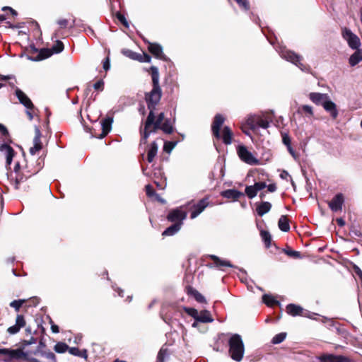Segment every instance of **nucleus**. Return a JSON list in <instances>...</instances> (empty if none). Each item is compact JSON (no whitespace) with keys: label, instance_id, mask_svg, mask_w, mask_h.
I'll use <instances>...</instances> for the list:
<instances>
[{"label":"nucleus","instance_id":"obj_1","mask_svg":"<svg viewBox=\"0 0 362 362\" xmlns=\"http://www.w3.org/2000/svg\"><path fill=\"white\" fill-rule=\"evenodd\" d=\"M153 88L146 94L145 99L147 103L149 110H155L156 105L160 100L162 96V90L159 85V72L156 66H151L150 68Z\"/></svg>","mask_w":362,"mask_h":362},{"label":"nucleus","instance_id":"obj_2","mask_svg":"<svg viewBox=\"0 0 362 362\" xmlns=\"http://www.w3.org/2000/svg\"><path fill=\"white\" fill-rule=\"evenodd\" d=\"M154 110H149V114L145 122L144 130L141 131V144H146L150 134L151 133H155L158 129H159L160 124L164 122V113L160 112L158 115L156 119H155L156 117Z\"/></svg>","mask_w":362,"mask_h":362},{"label":"nucleus","instance_id":"obj_3","mask_svg":"<svg viewBox=\"0 0 362 362\" xmlns=\"http://www.w3.org/2000/svg\"><path fill=\"white\" fill-rule=\"evenodd\" d=\"M223 336H228V344L229 346V355L231 358L235 361L240 362L244 356L245 347L242 337L238 334H222Z\"/></svg>","mask_w":362,"mask_h":362},{"label":"nucleus","instance_id":"obj_4","mask_svg":"<svg viewBox=\"0 0 362 362\" xmlns=\"http://www.w3.org/2000/svg\"><path fill=\"white\" fill-rule=\"evenodd\" d=\"M275 49L279 52L281 58L293 64L303 72H310L311 69L310 66L301 62L303 57L300 55L296 54L282 45H278Z\"/></svg>","mask_w":362,"mask_h":362},{"label":"nucleus","instance_id":"obj_5","mask_svg":"<svg viewBox=\"0 0 362 362\" xmlns=\"http://www.w3.org/2000/svg\"><path fill=\"white\" fill-rule=\"evenodd\" d=\"M24 358L29 362H40L38 359L29 356L27 352H24L21 349H11L7 348H0V359L4 362H11Z\"/></svg>","mask_w":362,"mask_h":362},{"label":"nucleus","instance_id":"obj_6","mask_svg":"<svg viewBox=\"0 0 362 362\" xmlns=\"http://www.w3.org/2000/svg\"><path fill=\"white\" fill-rule=\"evenodd\" d=\"M184 310L196 321H199L202 323H209L214 321L210 312L206 310H203L199 313L195 308L185 307Z\"/></svg>","mask_w":362,"mask_h":362},{"label":"nucleus","instance_id":"obj_7","mask_svg":"<svg viewBox=\"0 0 362 362\" xmlns=\"http://www.w3.org/2000/svg\"><path fill=\"white\" fill-rule=\"evenodd\" d=\"M246 124L252 130L259 127L267 129L269 126V122L267 118L256 115L249 116L246 120Z\"/></svg>","mask_w":362,"mask_h":362},{"label":"nucleus","instance_id":"obj_8","mask_svg":"<svg viewBox=\"0 0 362 362\" xmlns=\"http://www.w3.org/2000/svg\"><path fill=\"white\" fill-rule=\"evenodd\" d=\"M237 153L240 160L248 165H256L259 163V160L244 145L238 146Z\"/></svg>","mask_w":362,"mask_h":362},{"label":"nucleus","instance_id":"obj_9","mask_svg":"<svg viewBox=\"0 0 362 362\" xmlns=\"http://www.w3.org/2000/svg\"><path fill=\"white\" fill-rule=\"evenodd\" d=\"M342 37L351 49H356L361 46L359 37L346 28L342 30Z\"/></svg>","mask_w":362,"mask_h":362},{"label":"nucleus","instance_id":"obj_10","mask_svg":"<svg viewBox=\"0 0 362 362\" xmlns=\"http://www.w3.org/2000/svg\"><path fill=\"white\" fill-rule=\"evenodd\" d=\"M187 214L180 208L173 209L169 212L167 216L168 221L174 223L183 224V221L186 218Z\"/></svg>","mask_w":362,"mask_h":362},{"label":"nucleus","instance_id":"obj_11","mask_svg":"<svg viewBox=\"0 0 362 362\" xmlns=\"http://www.w3.org/2000/svg\"><path fill=\"white\" fill-rule=\"evenodd\" d=\"M148 43V51L157 59H160L164 62H168L169 60L168 57H166L163 52V47L160 45L158 43H151L150 42H146Z\"/></svg>","mask_w":362,"mask_h":362},{"label":"nucleus","instance_id":"obj_12","mask_svg":"<svg viewBox=\"0 0 362 362\" xmlns=\"http://www.w3.org/2000/svg\"><path fill=\"white\" fill-rule=\"evenodd\" d=\"M209 198L204 197L200 199L197 204L192 206V210L190 214V218L194 219L197 218L204 210L209 206Z\"/></svg>","mask_w":362,"mask_h":362},{"label":"nucleus","instance_id":"obj_13","mask_svg":"<svg viewBox=\"0 0 362 362\" xmlns=\"http://www.w3.org/2000/svg\"><path fill=\"white\" fill-rule=\"evenodd\" d=\"M112 122L113 119L112 117H107L105 119L102 120V122H100L102 132L100 134L90 132L91 136L98 139L104 138L110 132Z\"/></svg>","mask_w":362,"mask_h":362},{"label":"nucleus","instance_id":"obj_14","mask_svg":"<svg viewBox=\"0 0 362 362\" xmlns=\"http://www.w3.org/2000/svg\"><path fill=\"white\" fill-rule=\"evenodd\" d=\"M15 95L19 100V103L22 104L26 109L33 110L34 105L31 100L28 97V95L20 88H16L15 89Z\"/></svg>","mask_w":362,"mask_h":362},{"label":"nucleus","instance_id":"obj_15","mask_svg":"<svg viewBox=\"0 0 362 362\" xmlns=\"http://www.w3.org/2000/svg\"><path fill=\"white\" fill-rule=\"evenodd\" d=\"M6 142L7 141H5L4 144L0 145V152H1L6 157V165H10L15 155V151Z\"/></svg>","mask_w":362,"mask_h":362},{"label":"nucleus","instance_id":"obj_16","mask_svg":"<svg viewBox=\"0 0 362 362\" xmlns=\"http://www.w3.org/2000/svg\"><path fill=\"white\" fill-rule=\"evenodd\" d=\"M224 120H225L224 117L220 114H217L214 117V122H213V124L211 126V130H212L213 134L217 139L221 138L220 129H221V127L222 126V124H223Z\"/></svg>","mask_w":362,"mask_h":362},{"label":"nucleus","instance_id":"obj_17","mask_svg":"<svg viewBox=\"0 0 362 362\" xmlns=\"http://www.w3.org/2000/svg\"><path fill=\"white\" fill-rule=\"evenodd\" d=\"M344 204V196L339 193L336 194L333 199L329 202V206L332 211L337 212L340 211Z\"/></svg>","mask_w":362,"mask_h":362},{"label":"nucleus","instance_id":"obj_18","mask_svg":"<svg viewBox=\"0 0 362 362\" xmlns=\"http://www.w3.org/2000/svg\"><path fill=\"white\" fill-rule=\"evenodd\" d=\"M320 362H349V358L341 355L324 354L319 357Z\"/></svg>","mask_w":362,"mask_h":362},{"label":"nucleus","instance_id":"obj_19","mask_svg":"<svg viewBox=\"0 0 362 362\" xmlns=\"http://www.w3.org/2000/svg\"><path fill=\"white\" fill-rule=\"evenodd\" d=\"M329 96L327 93H310L309 94L310 100L317 105H323L329 99Z\"/></svg>","mask_w":362,"mask_h":362},{"label":"nucleus","instance_id":"obj_20","mask_svg":"<svg viewBox=\"0 0 362 362\" xmlns=\"http://www.w3.org/2000/svg\"><path fill=\"white\" fill-rule=\"evenodd\" d=\"M25 321L22 315H18L16 319V324L8 328L7 332L10 334H15L18 333L21 328L25 327Z\"/></svg>","mask_w":362,"mask_h":362},{"label":"nucleus","instance_id":"obj_21","mask_svg":"<svg viewBox=\"0 0 362 362\" xmlns=\"http://www.w3.org/2000/svg\"><path fill=\"white\" fill-rule=\"evenodd\" d=\"M286 312L288 315L291 316H305L311 317L310 315H307L306 313L303 311V309L300 305H297L295 304H288L286 306Z\"/></svg>","mask_w":362,"mask_h":362},{"label":"nucleus","instance_id":"obj_22","mask_svg":"<svg viewBox=\"0 0 362 362\" xmlns=\"http://www.w3.org/2000/svg\"><path fill=\"white\" fill-rule=\"evenodd\" d=\"M323 108L327 112L332 119H335L338 116V110L336 104L332 102L330 98L323 104Z\"/></svg>","mask_w":362,"mask_h":362},{"label":"nucleus","instance_id":"obj_23","mask_svg":"<svg viewBox=\"0 0 362 362\" xmlns=\"http://www.w3.org/2000/svg\"><path fill=\"white\" fill-rule=\"evenodd\" d=\"M221 195L226 199H230L235 201L240 197L243 196V194L237 189H230L223 191L221 192Z\"/></svg>","mask_w":362,"mask_h":362},{"label":"nucleus","instance_id":"obj_24","mask_svg":"<svg viewBox=\"0 0 362 362\" xmlns=\"http://www.w3.org/2000/svg\"><path fill=\"white\" fill-rule=\"evenodd\" d=\"M271 203L269 202H262L257 205L256 211L259 216H263L271 210Z\"/></svg>","mask_w":362,"mask_h":362},{"label":"nucleus","instance_id":"obj_25","mask_svg":"<svg viewBox=\"0 0 362 362\" xmlns=\"http://www.w3.org/2000/svg\"><path fill=\"white\" fill-rule=\"evenodd\" d=\"M209 258L213 259L214 264L216 267L221 268L223 267H234L233 264H230L229 261L221 259L218 257L211 255H209Z\"/></svg>","mask_w":362,"mask_h":362},{"label":"nucleus","instance_id":"obj_26","mask_svg":"<svg viewBox=\"0 0 362 362\" xmlns=\"http://www.w3.org/2000/svg\"><path fill=\"white\" fill-rule=\"evenodd\" d=\"M181 223H174L168 227L162 233L163 236H171L176 234L181 228Z\"/></svg>","mask_w":362,"mask_h":362},{"label":"nucleus","instance_id":"obj_27","mask_svg":"<svg viewBox=\"0 0 362 362\" xmlns=\"http://www.w3.org/2000/svg\"><path fill=\"white\" fill-rule=\"evenodd\" d=\"M232 136L233 134L230 129L227 126L224 127L222 135H221L223 142L226 145L230 144L232 142Z\"/></svg>","mask_w":362,"mask_h":362},{"label":"nucleus","instance_id":"obj_28","mask_svg":"<svg viewBox=\"0 0 362 362\" xmlns=\"http://www.w3.org/2000/svg\"><path fill=\"white\" fill-rule=\"evenodd\" d=\"M158 144L156 141H153L149 147L147 155V160L148 163H152L153 161L154 158L157 155L158 153Z\"/></svg>","mask_w":362,"mask_h":362},{"label":"nucleus","instance_id":"obj_29","mask_svg":"<svg viewBox=\"0 0 362 362\" xmlns=\"http://www.w3.org/2000/svg\"><path fill=\"white\" fill-rule=\"evenodd\" d=\"M279 229L284 232H288L290 230L289 221L286 216L282 215L278 221Z\"/></svg>","mask_w":362,"mask_h":362},{"label":"nucleus","instance_id":"obj_30","mask_svg":"<svg viewBox=\"0 0 362 362\" xmlns=\"http://www.w3.org/2000/svg\"><path fill=\"white\" fill-rule=\"evenodd\" d=\"M349 61L351 66L357 65L362 61V50L359 49L356 51L353 54L351 55Z\"/></svg>","mask_w":362,"mask_h":362},{"label":"nucleus","instance_id":"obj_31","mask_svg":"<svg viewBox=\"0 0 362 362\" xmlns=\"http://www.w3.org/2000/svg\"><path fill=\"white\" fill-rule=\"evenodd\" d=\"M159 129H161L165 134H171L173 132V124L170 119H165L161 124Z\"/></svg>","mask_w":362,"mask_h":362},{"label":"nucleus","instance_id":"obj_32","mask_svg":"<svg viewBox=\"0 0 362 362\" xmlns=\"http://www.w3.org/2000/svg\"><path fill=\"white\" fill-rule=\"evenodd\" d=\"M298 113L304 114L308 117L313 116V107L308 105H303L298 109Z\"/></svg>","mask_w":362,"mask_h":362},{"label":"nucleus","instance_id":"obj_33","mask_svg":"<svg viewBox=\"0 0 362 362\" xmlns=\"http://www.w3.org/2000/svg\"><path fill=\"white\" fill-rule=\"evenodd\" d=\"M41 132L38 127H35V137L33 139V146H37L39 149H42V143H41Z\"/></svg>","mask_w":362,"mask_h":362},{"label":"nucleus","instance_id":"obj_34","mask_svg":"<svg viewBox=\"0 0 362 362\" xmlns=\"http://www.w3.org/2000/svg\"><path fill=\"white\" fill-rule=\"evenodd\" d=\"M122 53L128 57L129 58L132 59H134V60H137V61H141L142 60V55L139 54V53H136L135 52H133L132 50H129V49H125V50H123L122 51Z\"/></svg>","mask_w":362,"mask_h":362},{"label":"nucleus","instance_id":"obj_35","mask_svg":"<svg viewBox=\"0 0 362 362\" xmlns=\"http://www.w3.org/2000/svg\"><path fill=\"white\" fill-rule=\"evenodd\" d=\"M262 300L268 306H272L275 304H279V303L276 299H274V298L272 296L269 294L263 295Z\"/></svg>","mask_w":362,"mask_h":362},{"label":"nucleus","instance_id":"obj_36","mask_svg":"<svg viewBox=\"0 0 362 362\" xmlns=\"http://www.w3.org/2000/svg\"><path fill=\"white\" fill-rule=\"evenodd\" d=\"M189 293H190L193 297L195 298V300L199 303H205L206 299L204 296L201 294L199 292H198L197 290H194L193 288L189 289Z\"/></svg>","mask_w":362,"mask_h":362},{"label":"nucleus","instance_id":"obj_37","mask_svg":"<svg viewBox=\"0 0 362 362\" xmlns=\"http://www.w3.org/2000/svg\"><path fill=\"white\" fill-rule=\"evenodd\" d=\"M169 356L168 349L162 347L157 356V361L156 362H164L165 359L168 358Z\"/></svg>","mask_w":362,"mask_h":362},{"label":"nucleus","instance_id":"obj_38","mask_svg":"<svg viewBox=\"0 0 362 362\" xmlns=\"http://www.w3.org/2000/svg\"><path fill=\"white\" fill-rule=\"evenodd\" d=\"M245 193L249 199H253L256 197L257 192L253 185H250L245 187Z\"/></svg>","mask_w":362,"mask_h":362},{"label":"nucleus","instance_id":"obj_39","mask_svg":"<svg viewBox=\"0 0 362 362\" xmlns=\"http://www.w3.org/2000/svg\"><path fill=\"white\" fill-rule=\"evenodd\" d=\"M54 349L56 352L62 354L69 349V346L64 342H58L56 344Z\"/></svg>","mask_w":362,"mask_h":362},{"label":"nucleus","instance_id":"obj_40","mask_svg":"<svg viewBox=\"0 0 362 362\" xmlns=\"http://www.w3.org/2000/svg\"><path fill=\"white\" fill-rule=\"evenodd\" d=\"M260 234H261L262 240L265 243L266 247H269L270 246L271 240H272V237H271L270 233L268 231L262 230Z\"/></svg>","mask_w":362,"mask_h":362},{"label":"nucleus","instance_id":"obj_41","mask_svg":"<svg viewBox=\"0 0 362 362\" xmlns=\"http://www.w3.org/2000/svg\"><path fill=\"white\" fill-rule=\"evenodd\" d=\"M29 176H24L23 175L16 174L15 180H14V188L18 189L19 188V185L21 182H23Z\"/></svg>","mask_w":362,"mask_h":362},{"label":"nucleus","instance_id":"obj_42","mask_svg":"<svg viewBox=\"0 0 362 362\" xmlns=\"http://www.w3.org/2000/svg\"><path fill=\"white\" fill-rule=\"evenodd\" d=\"M286 333L281 332L279 334H276L273 337V339L272 340V342L274 344H280V343H281L286 339Z\"/></svg>","mask_w":362,"mask_h":362},{"label":"nucleus","instance_id":"obj_43","mask_svg":"<svg viewBox=\"0 0 362 362\" xmlns=\"http://www.w3.org/2000/svg\"><path fill=\"white\" fill-rule=\"evenodd\" d=\"M40 353L42 356L47 358L50 362H56V356L53 352L41 351Z\"/></svg>","mask_w":362,"mask_h":362},{"label":"nucleus","instance_id":"obj_44","mask_svg":"<svg viewBox=\"0 0 362 362\" xmlns=\"http://www.w3.org/2000/svg\"><path fill=\"white\" fill-rule=\"evenodd\" d=\"M64 44L60 40H57V42L52 47V52L55 54L62 52L64 50Z\"/></svg>","mask_w":362,"mask_h":362},{"label":"nucleus","instance_id":"obj_45","mask_svg":"<svg viewBox=\"0 0 362 362\" xmlns=\"http://www.w3.org/2000/svg\"><path fill=\"white\" fill-rule=\"evenodd\" d=\"M25 302L24 299L14 300L10 303V306L18 311L23 304Z\"/></svg>","mask_w":362,"mask_h":362},{"label":"nucleus","instance_id":"obj_46","mask_svg":"<svg viewBox=\"0 0 362 362\" xmlns=\"http://www.w3.org/2000/svg\"><path fill=\"white\" fill-rule=\"evenodd\" d=\"M284 252L288 256H289L291 257H293V258H295V259L301 258V255H300V252L295 251V250H291V249H288V250H284Z\"/></svg>","mask_w":362,"mask_h":362},{"label":"nucleus","instance_id":"obj_47","mask_svg":"<svg viewBox=\"0 0 362 362\" xmlns=\"http://www.w3.org/2000/svg\"><path fill=\"white\" fill-rule=\"evenodd\" d=\"M116 17L118 19V21L127 28H128L129 27V24L128 23V21H127L125 16L122 14L121 13L119 12H117L116 13Z\"/></svg>","mask_w":362,"mask_h":362},{"label":"nucleus","instance_id":"obj_48","mask_svg":"<svg viewBox=\"0 0 362 362\" xmlns=\"http://www.w3.org/2000/svg\"><path fill=\"white\" fill-rule=\"evenodd\" d=\"M237 4L239 5L240 8L244 9L245 11H248L250 9V4L248 0H235Z\"/></svg>","mask_w":362,"mask_h":362},{"label":"nucleus","instance_id":"obj_49","mask_svg":"<svg viewBox=\"0 0 362 362\" xmlns=\"http://www.w3.org/2000/svg\"><path fill=\"white\" fill-rule=\"evenodd\" d=\"M177 141H168L164 144V150L166 152H170L177 145Z\"/></svg>","mask_w":362,"mask_h":362},{"label":"nucleus","instance_id":"obj_50","mask_svg":"<svg viewBox=\"0 0 362 362\" xmlns=\"http://www.w3.org/2000/svg\"><path fill=\"white\" fill-rule=\"evenodd\" d=\"M0 133L1 134V135L4 137V141H8V137H9V134H8V129H6V127L0 124Z\"/></svg>","mask_w":362,"mask_h":362},{"label":"nucleus","instance_id":"obj_51","mask_svg":"<svg viewBox=\"0 0 362 362\" xmlns=\"http://www.w3.org/2000/svg\"><path fill=\"white\" fill-rule=\"evenodd\" d=\"M282 142L286 146L291 145V140L288 134H282Z\"/></svg>","mask_w":362,"mask_h":362},{"label":"nucleus","instance_id":"obj_52","mask_svg":"<svg viewBox=\"0 0 362 362\" xmlns=\"http://www.w3.org/2000/svg\"><path fill=\"white\" fill-rule=\"evenodd\" d=\"M37 342V339L31 337L30 339L28 340H23L22 341L23 347L25 348V346H30L31 344H34Z\"/></svg>","mask_w":362,"mask_h":362},{"label":"nucleus","instance_id":"obj_53","mask_svg":"<svg viewBox=\"0 0 362 362\" xmlns=\"http://www.w3.org/2000/svg\"><path fill=\"white\" fill-rule=\"evenodd\" d=\"M253 186L255 187L256 191L258 192L259 191L264 189L267 187V185L264 182H255Z\"/></svg>","mask_w":362,"mask_h":362},{"label":"nucleus","instance_id":"obj_54","mask_svg":"<svg viewBox=\"0 0 362 362\" xmlns=\"http://www.w3.org/2000/svg\"><path fill=\"white\" fill-rule=\"evenodd\" d=\"M146 195L149 197H153L156 194L155 191L153 189V187L151 185H147L146 186Z\"/></svg>","mask_w":362,"mask_h":362},{"label":"nucleus","instance_id":"obj_55","mask_svg":"<svg viewBox=\"0 0 362 362\" xmlns=\"http://www.w3.org/2000/svg\"><path fill=\"white\" fill-rule=\"evenodd\" d=\"M103 87H104V82H103V81L102 79L98 81L93 85V88L95 90H103Z\"/></svg>","mask_w":362,"mask_h":362},{"label":"nucleus","instance_id":"obj_56","mask_svg":"<svg viewBox=\"0 0 362 362\" xmlns=\"http://www.w3.org/2000/svg\"><path fill=\"white\" fill-rule=\"evenodd\" d=\"M45 52L48 53L49 51L47 49H41L40 52L39 57H38L37 59L38 60H41V59H43L47 58V57L50 56L49 53L47 54H44V53H45Z\"/></svg>","mask_w":362,"mask_h":362},{"label":"nucleus","instance_id":"obj_57","mask_svg":"<svg viewBox=\"0 0 362 362\" xmlns=\"http://www.w3.org/2000/svg\"><path fill=\"white\" fill-rule=\"evenodd\" d=\"M57 24L60 26L61 28H65L69 25V21L66 19H59L57 21Z\"/></svg>","mask_w":362,"mask_h":362},{"label":"nucleus","instance_id":"obj_58","mask_svg":"<svg viewBox=\"0 0 362 362\" xmlns=\"http://www.w3.org/2000/svg\"><path fill=\"white\" fill-rule=\"evenodd\" d=\"M287 148V150L289 152V153L291 155V156L295 159V160H297L298 158V156L297 155V153H296V151H294V149L293 148L292 146L290 145V146H286Z\"/></svg>","mask_w":362,"mask_h":362},{"label":"nucleus","instance_id":"obj_59","mask_svg":"<svg viewBox=\"0 0 362 362\" xmlns=\"http://www.w3.org/2000/svg\"><path fill=\"white\" fill-rule=\"evenodd\" d=\"M69 351L71 354L74 356H81L80 350L76 347H69Z\"/></svg>","mask_w":362,"mask_h":362},{"label":"nucleus","instance_id":"obj_60","mask_svg":"<svg viewBox=\"0 0 362 362\" xmlns=\"http://www.w3.org/2000/svg\"><path fill=\"white\" fill-rule=\"evenodd\" d=\"M103 66L105 71H108L110 69V59L108 57L104 59L103 63Z\"/></svg>","mask_w":362,"mask_h":362},{"label":"nucleus","instance_id":"obj_61","mask_svg":"<svg viewBox=\"0 0 362 362\" xmlns=\"http://www.w3.org/2000/svg\"><path fill=\"white\" fill-rule=\"evenodd\" d=\"M280 177L284 180H288V179L291 180V177L289 173L286 170H283L280 174Z\"/></svg>","mask_w":362,"mask_h":362},{"label":"nucleus","instance_id":"obj_62","mask_svg":"<svg viewBox=\"0 0 362 362\" xmlns=\"http://www.w3.org/2000/svg\"><path fill=\"white\" fill-rule=\"evenodd\" d=\"M151 57L150 55H148V54H144V55H142V60H141L140 62H151Z\"/></svg>","mask_w":362,"mask_h":362},{"label":"nucleus","instance_id":"obj_63","mask_svg":"<svg viewBox=\"0 0 362 362\" xmlns=\"http://www.w3.org/2000/svg\"><path fill=\"white\" fill-rule=\"evenodd\" d=\"M267 190L269 192H274L276 190V186L275 184H269V185H267Z\"/></svg>","mask_w":362,"mask_h":362},{"label":"nucleus","instance_id":"obj_64","mask_svg":"<svg viewBox=\"0 0 362 362\" xmlns=\"http://www.w3.org/2000/svg\"><path fill=\"white\" fill-rule=\"evenodd\" d=\"M40 149H39L37 146H33L30 148V153L31 155H35L37 152H38Z\"/></svg>","mask_w":362,"mask_h":362}]
</instances>
